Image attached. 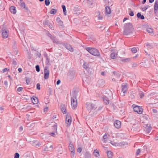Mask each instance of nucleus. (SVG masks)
Listing matches in <instances>:
<instances>
[{"label": "nucleus", "mask_w": 158, "mask_h": 158, "mask_svg": "<svg viewBox=\"0 0 158 158\" xmlns=\"http://www.w3.org/2000/svg\"><path fill=\"white\" fill-rule=\"evenodd\" d=\"M69 149L70 152L71 157L73 158L75 154V149L73 145L71 142H70L69 144Z\"/></svg>", "instance_id": "5"}, {"label": "nucleus", "mask_w": 158, "mask_h": 158, "mask_svg": "<svg viewBox=\"0 0 158 158\" xmlns=\"http://www.w3.org/2000/svg\"><path fill=\"white\" fill-rule=\"evenodd\" d=\"M134 111L137 112L139 114H141L143 112V109L141 107L139 106H135L133 108Z\"/></svg>", "instance_id": "10"}, {"label": "nucleus", "mask_w": 158, "mask_h": 158, "mask_svg": "<svg viewBox=\"0 0 158 158\" xmlns=\"http://www.w3.org/2000/svg\"><path fill=\"white\" fill-rule=\"evenodd\" d=\"M63 45L67 49L70 51L71 52H73V49L70 45L67 44H63Z\"/></svg>", "instance_id": "14"}, {"label": "nucleus", "mask_w": 158, "mask_h": 158, "mask_svg": "<svg viewBox=\"0 0 158 158\" xmlns=\"http://www.w3.org/2000/svg\"><path fill=\"white\" fill-rule=\"evenodd\" d=\"M103 102L105 104L107 105L109 104V99L106 96L104 97L103 98Z\"/></svg>", "instance_id": "27"}, {"label": "nucleus", "mask_w": 158, "mask_h": 158, "mask_svg": "<svg viewBox=\"0 0 158 158\" xmlns=\"http://www.w3.org/2000/svg\"><path fill=\"white\" fill-rule=\"evenodd\" d=\"M136 15L138 18H140L141 19L143 20L144 19V16L140 13L137 14Z\"/></svg>", "instance_id": "31"}, {"label": "nucleus", "mask_w": 158, "mask_h": 158, "mask_svg": "<svg viewBox=\"0 0 158 158\" xmlns=\"http://www.w3.org/2000/svg\"><path fill=\"white\" fill-rule=\"evenodd\" d=\"M89 53L95 56H98L100 55V53L98 50L95 48L86 47L85 48Z\"/></svg>", "instance_id": "3"}, {"label": "nucleus", "mask_w": 158, "mask_h": 158, "mask_svg": "<svg viewBox=\"0 0 158 158\" xmlns=\"http://www.w3.org/2000/svg\"><path fill=\"white\" fill-rule=\"evenodd\" d=\"M131 51L134 53H135L137 52V49L135 48H134L131 49Z\"/></svg>", "instance_id": "48"}, {"label": "nucleus", "mask_w": 158, "mask_h": 158, "mask_svg": "<svg viewBox=\"0 0 158 158\" xmlns=\"http://www.w3.org/2000/svg\"><path fill=\"white\" fill-rule=\"evenodd\" d=\"M7 70V68H4L2 70V71L3 73H5L6 72Z\"/></svg>", "instance_id": "62"}, {"label": "nucleus", "mask_w": 158, "mask_h": 158, "mask_svg": "<svg viewBox=\"0 0 158 158\" xmlns=\"http://www.w3.org/2000/svg\"><path fill=\"white\" fill-rule=\"evenodd\" d=\"M35 69L37 72L40 71V67L38 65H37L35 66Z\"/></svg>", "instance_id": "43"}, {"label": "nucleus", "mask_w": 158, "mask_h": 158, "mask_svg": "<svg viewBox=\"0 0 158 158\" xmlns=\"http://www.w3.org/2000/svg\"><path fill=\"white\" fill-rule=\"evenodd\" d=\"M71 118L69 114H67L66 115V123L68 127L69 126L71 123Z\"/></svg>", "instance_id": "11"}, {"label": "nucleus", "mask_w": 158, "mask_h": 158, "mask_svg": "<svg viewBox=\"0 0 158 158\" xmlns=\"http://www.w3.org/2000/svg\"><path fill=\"white\" fill-rule=\"evenodd\" d=\"M95 14L96 15V17L98 18V20H100L102 19V17L101 16L99 11H98L97 12H96Z\"/></svg>", "instance_id": "21"}, {"label": "nucleus", "mask_w": 158, "mask_h": 158, "mask_svg": "<svg viewBox=\"0 0 158 158\" xmlns=\"http://www.w3.org/2000/svg\"><path fill=\"white\" fill-rule=\"evenodd\" d=\"M114 77L115 78H117L118 77L120 76L119 74L117 73H114Z\"/></svg>", "instance_id": "53"}, {"label": "nucleus", "mask_w": 158, "mask_h": 158, "mask_svg": "<svg viewBox=\"0 0 158 158\" xmlns=\"http://www.w3.org/2000/svg\"><path fill=\"white\" fill-rule=\"evenodd\" d=\"M45 4L46 6H48L50 4V0H45Z\"/></svg>", "instance_id": "44"}, {"label": "nucleus", "mask_w": 158, "mask_h": 158, "mask_svg": "<svg viewBox=\"0 0 158 158\" xmlns=\"http://www.w3.org/2000/svg\"><path fill=\"white\" fill-rule=\"evenodd\" d=\"M77 92L76 91H73L72 92V96L73 97H77Z\"/></svg>", "instance_id": "35"}, {"label": "nucleus", "mask_w": 158, "mask_h": 158, "mask_svg": "<svg viewBox=\"0 0 158 158\" xmlns=\"http://www.w3.org/2000/svg\"><path fill=\"white\" fill-rule=\"evenodd\" d=\"M117 56V54L115 52H113L111 53L110 57L113 59H115Z\"/></svg>", "instance_id": "28"}, {"label": "nucleus", "mask_w": 158, "mask_h": 158, "mask_svg": "<svg viewBox=\"0 0 158 158\" xmlns=\"http://www.w3.org/2000/svg\"><path fill=\"white\" fill-rule=\"evenodd\" d=\"M4 85L7 86L8 85V81H4Z\"/></svg>", "instance_id": "61"}, {"label": "nucleus", "mask_w": 158, "mask_h": 158, "mask_svg": "<svg viewBox=\"0 0 158 158\" xmlns=\"http://www.w3.org/2000/svg\"><path fill=\"white\" fill-rule=\"evenodd\" d=\"M108 10H109V6H106L105 9L106 12H105V14L106 15H108L109 14V11H108Z\"/></svg>", "instance_id": "42"}, {"label": "nucleus", "mask_w": 158, "mask_h": 158, "mask_svg": "<svg viewBox=\"0 0 158 158\" xmlns=\"http://www.w3.org/2000/svg\"><path fill=\"white\" fill-rule=\"evenodd\" d=\"M134 13L132 11H131L129 15L131 16H133L134 15Z\"/></svg>", "instance_id": "59"}, {"label": "nucleus", "mask_w": 158, "mask_h": 158, "mask_svg": "<svg viewBox=\"0 0 158 158\" xmlns=\"http://www.w3.org/2000/svg\"><path fill=\"white\" fill-rule=\"evenodd\" d=\"M148 6H144V7L142 8V11H145L148 8Z\"/></svg>", "instance_id": "49"}, {"label": "nucleus", "mask_w": 158, "mask_h": 158, "mask_svg": "<svg viewBox=\"0 0 158 158\" xmlns=\"http://www.w3.org/2000/svg\"><path fill=\"white\" fill-rule=\"evenodd\" d=\"M49 70L47 67H45L44 70V78L45 79H48L49 77Z\"/></svg>", "instance_id": "15"}, {"label": "nucleus", "mask_w": 158, "mask_h": 158, "mask_svg": "<svg viewBox=\"0 0 158 158\" xmlns=\"http://www.w3.org/2000/svg\"><path fill=\"white\" fill-rule=\"evenodd\" d=\"M144 130L147 133H150L151 130V128L150 125L148 126V125H145V126Z\"/></svg>", "instance_id": "20"}, {"label": "nucleus", "mask_w": 158, "mask_h": 158, "mask_svg": "<svg viewBox=\"0 0 158 158\" xmlns=\"http://www.w3.org/2000/svg\"><path fill=\"white\" fill-rule=\"evenodd\" d=\"M114 125L116 128L119 129L121 127V122L120 121L118 120H116L114 122Z\"/></svg>", "instance_id": "16"}, {"label": "nucleus", "mask_w": 158, "mask_h": 158, "mask_svg": "<svg viewBox=\"0 0 158 158\" xmlns=\"http://www.w3.org/2000/svg\"><path fill=\"white\" fill-rule=\"evenodd\" d=\"M48 36L52 40L53 42L56 44H61L60 42L58 40L55 36L52 35L49 32H48Z\"/></svg>", "instance_id": "4"}, {"label": "nucleus", "mask_w": 158, "mask_h": 158, "mask_svg": "<svg viewBox=\"0 0 158 158\" xmlns=\"http://www.w3.org/2000/svg\"><path fill=\"white\" fill-rule=\"evenodd\" d=\"M19 154L18 153H15V154L14 158H19Z\"/></svg>", "instance_id": "45"}, {"label": "nucleus", "mask_w": 158, "mask_h": 158, "mask_svg": "<svg viewBox=\"0 0 158 158\" xmlns=\"http://www.w3.org/2000/svg\"><path fill=\"white\" fill-rule=\"evenodd\" d=\"M41 56V54L40 52H39L38 51L37 52V53H36V56H38L39 58Z\"/></svg>", "instance_id": "51"}, {"label": "nucleus", "mask_w": 158, "mask_h": 158, "mask_svg": "<svg viewBox=\"0 0 158 158\" xmlns=\"http://www.w3.org/2000/svg\"><path fill=\"white\" fill-rule=\"evenodd\" d=\"M158 9V1H155L154 5V9L155 10H157Z\"/></svg>", "instance_id": "33"}, {"label": "nucleus", "mask_w": 158, "mask_h": 158, "mask_svg": "<svg viewBox=\"0 0 158 158\" xmlns=\"http://www.w3.org/2000/svg\"><path fill=\"white\" fill-rule=\"evenodd\" d=\"M109 139L108 136L106 133L103 136V139H102V146L104 148L105 150H107L108 147H107Z\"/></svg>", "instance_id": "2"}, {"label": "nucleus", "mask_w": 158, "mask_h": 158, "mask_svg": "<svg viewBox=\"0 0 158 158\" xmlns=\"http://www.w3.org/2000/svg\"><path fill=\"white\" fill-rule=\"evenodd\" d=\"M89 67V64L87 63L86 62H85L83 65V68L85 69V70H87Z\"/></svg>", "instance_id": "36"}, {"label": "nucleus", "mask_w": 158, "mask_h": 158, "mask_svg": "<svg viewBox=\"0 0 158 158\" xmlns=\"http://www.w3.org/2000/svg\"><path fill=\"white\" fill-rule=\"evenodd\" d=\"M12 64L14 66H16L17 65V62L15 60H13Z\"/></svg>", "instance_id": "46"}, {"label": "nucleus", "mask_w": 158, "mask_h": 158, "mask_svg": "<svg viewBox=\"0 0 158 158\" xmlns=\"http://www.w3.org/2000/svg\"><path fill=\"white\" fill-rule=\"evenodd\" d=\"M140 152V150L139 149H138L136 152V155L138 156L139 155V153Z\"/></svg>", "instance_id": "58"}, {"label": "nucleus", "mask_w": 158, "mask_h": 158, "mask_svg": "<svg viewBox=\"0 0 158 158\" xmlns=\"http://www.w3.org/2000/svg\"><path fill=\"white\" fill-rule=\"evenodd\" d=\"M85 158H91V155L88 152H86L85 155Z\"/></svg>", "instance_id": "39"}, {"label": "nucleus", "mask_w": 158, "mask_h": 158, "mask_svg": "<svg viewBox=\"0 0 158 158\" xmlns=\"http://www.w3.org/2000/svg\"><path fill=\"white\" fill-rule=\"evenodd\" d=\"M43 149L44 151H51L52 150L53 147L52 145L48 143L44 145L43 147Z\"/></svg>", "instance_id": "8"}, {"label": "nucleus", "mask_w": 158, "mask_h": 158, "mask_svg": "<svg viewBox=\"0 0 158 158\" xmlns=\"http://www.w3.org/2000/svg\"><path fill=\"white\" fill-rule=\"evenodd\" d=\"M20 6L22 8L25 9L27 10H28V8L27 7H26V5L24 2H20Z\"/></svg>", "instance_id": "26"}, {"label": "nucleus", "mask_w": 158, "mask_h": 158, "mask_svg": "<svg viewBox=\"0 0 158 158\" xmlns=\"http://www.w3.org/2000/svg\"><path fill=\"white\" fill-rule=\"evenodd\" d=\"M73 10L74 12H76V13L77 15H79L82 12V10H80L77 6L74 7Z\"/></svg>", "instance_id": "17"}, {"label": "nucleus", "mask_w": 158, "mask_h": 158, "mask_svg": "<svg viewBox=\"0 0 158 158\" xmlns=\"http://www.w3.org/2000/svg\"><path fill=\"white\" fill-rule=\"evenodd\" d=\"M71 105L73 109H75L77 106V98L75 97H71Z\"/></svg>", "instance_id": "7"}, {"label": "nucleus", "mask_w": 158, "mask_h": 158, "mask_svg": "<svg viewBox=\"0 0 158 158\" xmlns=\"http://www.w3.org/2000/svg\"><path fill=\"white\" fill-rule=\"evenodd\" d=\"M30 81L28 80V79H27L26 80V83L27 84H29V83H30Z\"/></svg>", "instance_id": "64"}, {"label": "nucleus", "mask_w": 158, "mask_h": 158, "mask_svg": "<svg viewBox=\"0 0 158 158\" xmlns=\"http://www.w3.org/2000/svg\"><path fill=\"white\" fill-rule=\"evenodd\" d=\"M61 110L64 114H65L66 113V109L65 106L63 105L61 108Z\"/></svg>", "instance_id": "32"}, {"label": "nucleus", "mask_w": 158, "mask_h": 158, "mask_svg": "<svg viewBox=\"0 0 158 158\" xmlns=\"http://www.w3.org/2000/svg\"><path fill=\"white\" fill-rule=\"evenodd\" d=\"M69 76L71 79H73L74 77L75 72L73 71H70L69 73Z\"/></svg>", "instance_id": "23"}, {"label": "nucleus", "mask_w": 158, "mask_h": 158, "mask_svg": "<svg viewBox=\"0 0 158 158\" xmlns=\"http://www.w3.org/2000/svg\"><path fill=\"white\" fill-rule=\"evenodd\" d=\"M31 100L32 102L34 104H37L38 102V99L37 98L35 97H33L31 98Z\"/></svg>", "instance_id": "24"}, {"label": "nucleus", "mask_w": 158, "mask_h": 158, "mask_svg": "<svg viewBox=\"0 0 158 158\" xmlns=\"http://www.w3.org/2000/svg\"><path fill=\"white\" fill-rule=\"evenodd\" d=\"M123 34L125 35L132 33L134 31V28L131 24L128 23L125 24L124 27Z\"/></svg>", "instance_id": "1"}, {"label": "nucleus", "mask_w": 158, "mask_h": 158, "mask_svg": "<svg viewBox=\"0 0 158 158\" xmlns=\"http://www.w3.org/2000/svg\"><path fill=\"white\" fill-rule=\"evenodd\" d=\"M93 0H87V3L88 5L90 6V7H91L90 6H92L93 4Z\"/></svg>", "instance_id": "40"}, {"label": "nucleus", "mask_w": 158, "mask_h": 158, "mask_svg": "<svg viewBox=\"0 0 158 158\" xmlns=\"http://www.w3.org/2000/svg\"><path fill=\"white\" fill-rule=\"evenodd\" d=\"M62 7L63 9V13H64V15H66L67 12H66L65 6L64 5H62Z\"/></svg>", "instance_id": "34"}, {"label": "nucleus", "mask_w": 158, "mask_h": 158, "mask_svg": "<svg viewBox=\"0 0 158 158\" xmlns=\"http://www.w3.org/2000/svg\"><path fill=\"white\" fill-rule=\"evenodd\" d=\"M23 89L22 87H19L17 89V91L19 92L21 91Z\"/></svg>", "instance_id": "55"}, {"label": "nucleus", "mask_w": 158, "mask_h": 158, "mask_svg": "<svg viewBox=\"0 0 158 158\" xmlns=\"http://www.w3.org/2000/svg\"><path fill=\"white\" fill-rule=\"evenodd\" d=\"M127 87V84L123 85L121 87L122 92H123V93H125L128 89Z\"/></svg>", "instance_id": "19"}, {"label": "nucleus", "mask_w": 158, "mask_h": 158, "mask_svg": "<svg viewBox=\"0 0 158 158\" xmlns=\"http://www.w3.org/2000/svg\"><path fill=\"white\" fill-rule=\"evenodd\" d=\"M94 156L96 157H98L100 155L99 151L97 150H94L93 152Z\"/></svg>", "instance_id": "30"}, {"label": "nucleus", "mask_w": 158, "mask_h": 158, "mask_svg": "<svg viewBox=\"0 0 158 158\" xmlns=\"http://www.w3.org/2000/svg\"><path fill=\"white\" fill-rule=\"evenodd\" d=\"M33 145L35 147L37 148L42 145V142H39L38 141H34L32 143Z\"/></svg>", "instance_id": "18"}, {"label": "nucleus", "mask_w": 158, "mask_h": 158, "mask_svg": "<svg viewBox=\"0 0 158 158\" xmlns=\"http://www.w3.org/2000/svg\"><path fill=\"white\" fill-rule=\"evenodd\" d=\"M55 133H56V132H51L50 133V135L52 136H54V135H55Z\"/></svg>", "instance_id": "56"}, {"label": "nucleus", "mask_w": 158, "mask_h": 158, "mask_svg": "<svg viewBox=\"0 0 158 158\" xmlns=\"http://www.w3.org/2000/svg\"><path fill=\"white\" fill-rule=\"evenodd\" d=\"M56 12L57 10L56 9H52L51 10L50 13L51 14L54 15L56 13Z\"/></svg>", "instance_id": "38"}, {"label": "nucleus", "mask_w": 158, "mask_h": 158, "mask_svg": "<svg viewBox=\"0 0 158 158\" xmlns=\"http://www.w3.org/2000/svg\"><path fill=\"white\" fill-rule=\"evenodd\" d=\"M52 129L53 131L57 133V126L56 124H55L52 126Z\"/></svg>", "instance_id": "29"}, {"label": "nucleus", "mask_w": 158, "mask_h": 158, "mask_svg": "<svg viewBox=\"0 0 158 158\" xmlns=\"http://www.w3.org/2000/svg\"><path fill=\"white\" fill-rule=\"evenodd\" d=\"M113 156V153L109 151V158H111Z\"/></svg>", "instance_id": "50"}, {"label": "nucleus", "mask_w": 158, "mask_h": 158, "mask_svg": "<svg viewBox=\"0 0 158 158\" xmlns=\"http://www.w3.org/2000/svg\"><path fill=\"white\" fill-rule=\"evenodd\" d=\"M82 151V148L81 147H79L77 148V152H81Z\"/></svg>", "instance_id": "54"}, {"label": "nucleus", "mask_w": 158, "mask_h": 158, "mask_svg": "<svg viewBox=\"0 0 158 158\" xmlns=\"http://www.w3.org/2000/svg\"><path fill=\"white\" fill-rule=\"evenodd\" d=\"M10 10L13 14H15L16 12L15 7L14 6H10Z\"/></svg>", "instance_id": "22"}, {"label": "nucleus", "mask_w": 158, "mask_h": 158, "mask_svg": "<svg viewBox=\"0 0 158 158\" xmlns=\"http://www.w3.org/2000/svg\"><path fill=\"white\" fill-rule=\"evenodd\" d=\"M147 31L150 34L153 33V29L151 27L148 28L147 29Z\"/></svg>", "instance_id": "37"}, {"label": "nucleus", "mask_w": 158, "mask_h": 158, "mask_svg": "<svg viewBox=\"0 0 158 158\" xmlns=\"http://www.w3.org/2000/svg\"><path fill=\"white\" fill-rule=\"evenodd\" d=\"M60 80H58L56 82V85H59L60 84Z\"/></svg>", "instance_id": "60"}, {"label": "nucleus", "mask_w": 158, "mask_h": 158, "mask_svg": "<svg viewBox=\"0 0 158 158\" xmlns=\"http://www.w3.org/2000/svg\"><path fill=\"white\" fill-rule=\"evenodd\" d=\"M49 62H50V59L48 58L47 57L46 59V60L45 61V63L46 65H50L49 64Z\"/></svg>", "instance_id": "41"}, {"label": "nucleus", "mask_w": 158, "mask_h": 158, "mask_svg": "<svg viewBox=\"0 0 158 158\" xmlns=\"http://www.w3.org/2000/svg\"><path fill=\"white\" fill-rule=\"evenodd\" d=\"M49 23L48 20H45L44 21L43 24L44 25H48Z\"/></svg>", "instance_id": "47"}, {"label": "nucleus", "mask_w": 158, "mask_h": 158, "mask_svg": "<svg viewBox=\"0 0 158 158\" xmlns=\"http://www.w3.org/2000/svg\"><path fill=\"white\" fill-rule=\"evenodd\" d=\"M12 48L14 49L15 54H17L18 52V50L17 49V45H16V42L15 40H13L12 41Z\"/></svg>", "instance_id": "12"}, {"label": "nucleus", "mask_w": 158, "mask_h": 158, "mask_svg": "<svg viewBox=\"0 0 158 158\" xmlns=\"http://www.w3.org/2000/svg\"><path fill=\"white\" fill-rule=\"evenodd\" d=\"M105 83V81L104 80L100 79L98 81L97 85L98 87L102 88L104 86Z\"/></svg>", "instance_id": "13"}, {"label": "nucleus", "mask_w": 158, "mask_h": 158, "mask_svg": "<svg viewBox=\"0 0 158 158\" xmlns=\"http://www.w3.org/2000/svg\"><path fill=\"white\" fill-rule=\"evenodd\" d=\"M56 20L57 22L59 23V25L60 26H62L63 25V22L61 20L60 18L59 17H57Z\"/></svg>", "instance_id": "25"}, {"label": "nucleus", "mask_w": 158, "mask_h": 158, "mask_svg": "<svg viewBox=\"0 0 158 158\" xmlns=\"http://www.w3.org/2000/svg\"><path fill=\"white\" fill-rule=\"evenodd\" d=\"M2 35V38L6 39L8 37L9 34V31L7 29L3 28L1 29Z\"/></svg>", "instance_id": "6"}, {"label": "nucleus", "mask_w": 158, "mask_h": 158, "mask_svg": "<svg viewBox=\"0 0 158 158\" xmlns=\"http://www.w3.org/2000/svg\"><path fill=\"white\" fill-rule=\"evenodd\" d=\"M95 105L94 104L87 102L85 103V106L89 110H91L95 107Z\"/></svg>", "instance_id": "9"}, {"label": "nucleus", "mask_w": 158, "mask_h": 158, "mask_svg": "<svg viewBox=\"0 0 158 158\" xmlns=\"http://www.w3.org/2000/svg\"><path fill=\"white\" fill-rule=\"evenodd\" d=\"M49 27H50V28H51V29H52V24L51 23H48V25Z\"/></svg>", "instance_id": "57"}, {"label": "nucleus", "mask_w": 158, "mask_h": 158, "mask_svg": "<svg viewBox=\"0 0 158 158\" xmlns=\"http://www.w3.org/2000/svg\"><path fill=\"white\" fill-rule=\"evenodd\" d=\"M40 84L39 83H37L36 85V88L37 89L39 90H40Z\"/></svg>", "instance_id": "52"}, {"label": "nucleus", "mask_w": 158, "mask_h": 158, "mask_svg": "<svg viewBox=\"0 0 158 158\" xmlns=\"http://www.w3.org/2000/svg\"><path fill=\"white\" fill-rule=\"evenodd\" d=\"M144 96V94L142 93H140V98H142Z\"/></svg>", "instance_id": "63"}]
</instances>
